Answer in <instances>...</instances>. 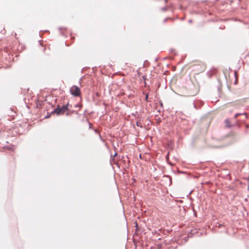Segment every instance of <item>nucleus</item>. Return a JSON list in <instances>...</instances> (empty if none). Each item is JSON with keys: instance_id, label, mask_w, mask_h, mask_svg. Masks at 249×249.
Instances as JSON below:
<instances>
[{"instance_id": "nucleus-2", "label": "nucleus", "mask_w": 249, "mask_h": 249, "mask_svg": "<svg viewBox=\"0 0 249 249\" xmlns=\"http://www.w3.org/2000/svg\"><path fill=\"white\" fill-rule=\"evenodd\" d=\"M68 105L62 106L61 107L60 106H57L55 108L54 112L58 115L63 114L66 112L68 111Z\"/></svg>"}, {"instance_id": "nucleus-6", "label": "nucleus", "mask_w": 249, "mask_h": 249, "mask_svg": "<svg viewBox=\"0 0 249 249\" xmlns=\"http://www.w3.org/2000/svg\"><path fill=\"white\" fill-rule=\"evenodd\" d=\"M240 115V114H236L234 116V118L236 119L238 117V116Z\"/></svg>"}, {"instance_id": "nucleus-3", "label": "nucleus", "mask_w": 249, "mask_h": 249, "mask_svg": "<svg viewBox=\"0 0 249 249\" xmlns=\"http://www.w3.org/2000/svg\"><path fill=\"white\" fill-rule=\"evenodd\" d=\"M70 92L74 96H78L81 94L80 89L75 86H72L70 89Z\"/></svg>"}, {"instance_id": "nucleus-5", "label": "nucleus", "mask_w": 249, "mask_h": 249, "mask_svg": "<svg viewBox=\"0 0 249 249\" xmlns=\"http://www.w3.org/2000/svg\"><path fill=\"white\" fill-rule=\"evenodd\" d=\"M225 123L226 124L227 126H230V125H229L230 121L229 120H225Z\"/></svg>"}, {"instance_id": "nucleus-1", "label": "nucleus", "mask_w": 249, "mask_h": 249, "mask_svg": "<svg viewBox=\"0 0 249 249\" xmlns=\"http://www.w3.org/2000/svg\"><path fill=\"white\" fill-rule=\"evenodd\" d=\"M192 71L196 72L198 74L204 71L206 69V65L200 61H194L190 66Z\"/></svg>"}, {"instance_id": "nucleus-4", "label": "nucleus", "mask_w": 249, "mask_h": 249, "mask_svg": "<svg viewBox=\"0 0 249 249\" xmlns=\"http://www.w3.org/2000/svg\"><path fill=\"white\" fill-rule=\"evenodd\" d=\"M197 93H198V90L197 89H196L195 91L193 93L190 94V95L194 96V95L196 94Z\"/></svg>"}, {"instance_id": "nucleus-7", "label": "nucleus", "mask_w": 249, "mask_h": 249, "mask_svg": "<svg viewBox=\"0 0 249 249\" xmlns=\"http://www.w3.org/2000/svg\"><path fill=\"white\" fill-rule=\"evenodd\" d=\"M234 73H235V76H236V75H237V72H236V71H235V72H234Z\"/></svg>"}]
</instances>
